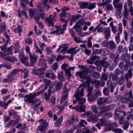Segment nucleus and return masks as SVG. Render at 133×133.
I'll return each instance as SVG.
<instances>
[{
    "instance_id": "nucleus-43",
    "label": "nucleus",
    "mask_w": 133,
    "mask_h": 133,
    "mask_svg": "<svg viewBox=\"0 0 133 133\" xmlns=\"http://www.w3.org/2000/svg\"><path fill=\"white\" fill-rule=\"evenodd\" d=\"M88 81L91 84H95L97 81L96 79H91L90 76L87 77V79Z\"/></svg>"
},
{
    "instance_id": "nucleus-13",
    "label": "nucleus",
    "mask_w": 133,
    "mask_h": 133,
    "mask_svg": "<svg viewBox=\"0 0 133 133\" xmlns=\"http://www.w3.org/2000/svg\"><path fill=\"white\" fill-rule=\"evenodd\" d=\"M88 100L89 102L95 101L98 98V96L96 94H88L87 95Z\"/></svg>"
},
{
    "instance_id": "nucleus-36",
    "label": "nucleus",
    "mask_w": 133,
    "mask_h": 133,
    "mask_svg": "<svg viewBox=\"0 0 133 133\" xmlns=\"http://www.w3.org/2000/svg\"><path fill=\"white\" fill-rule=\"evenodd\" d=\"M38 64L39 65L42 66V68H45V70L46 68V61H39L38 62Z\"/></svg>"
},
{
    "instance_id": "nucleus-17",
    "label": "nucleus",
    "mask_w": 133,
    "mask_h": 133,
    "mask_svg": "<svg viewBox=\"0 0 133 133\" xmlns=\"http://www.w3.org/2000/svg\"><path fill=\"white\" fill-rule=\"evenodd\" d=\"M45 77L50 79H54L56 78L55 74L51 70L48 71L45 74Z\"/></svg>"
},
{
    "instance_id": "nucleus-52",
    "label": "nucleus",
    "mask_w": 133,
    "mask_h": 133,
    "mask_svg": "<svg viewBox=\"0 0 133 133\" xmlns=\"http://www.w3.org/2000/svg\"><path fill=\"white\" fill-rule=\"evenodd\" d=\"M123 15L124 17L128 19V16L129 15V12L128 10H124L123 12Z\"/></svg>"
},
{
    "instance_id": "nucleus-27",
    "label": "nucleus",
    "mask_w": 133,
    "mask_h": 133,
    "mask_svg": "<svg viewBox=\"0 0 133 133\" xmlns=\"http://www.w3.org/2000/svg\"><path fill=\"white\" fill-rule=\"evenodd\" d=\"M109 77L110 79H111L113 81H116L117 79L118 78L117 75H114L112 73H110Z\"/></svg>"
},
{
    "instance_id": "nucleus-12",
    "label": "nucleus",
    "mask_w": 133,
    "mask_h": 133,
    "mask_svg": "<svg viewBox=\"0 0 133 133\" xmlns=\"http://www.w3.org/2000/svg\"><path fill=\"white\" fill-rule=\"evenodd\" d=\"M48 94L47 92L45 91L42 93V95L43 98H44L46 101H47L50 99L51 95V87H49L48 90Z\"/></svg>"
},
{
    "instance_id": "nucleus-51",
    "label": "nucleus",
    "mask_w": 133,
    "mask_h": 133,
    "mask_svg": "<svg viewBox=\"0 0 133 133\" xmlns=\"http://www.w3.org/2000/svg\"><path fill=\"white\" fill-rule=\"evenodd\" d=\"M100 124L102 126H103L107 124V122L105 119L103 118H102L100 119Z\"/></svg>"
},
{
    "instance_id": "nucleus-38",
    "label": "nucleus",
    "mask_w": 133,
    "mask_h": 133,
    "mask_svg": "<svg viewBox=\"0 0 133 133\" xmlns=\"http://www.w3.org/2000/svg\"><path fill=\"white\" fill-rule=\"evenodd\" d=\"M108 73H103L101 76V79L106 81L108 79Z\"/></svg>"
},
{
    "instance_id": "nucleus-15",
    "label": "nucleus",
    "mask_w": 133,
    "mask_h": 133,
    "mask_svg": "<svg viewBox=\"0 0 133 133\" xmlns=\"http://www.w3.org/2000/svg\"><path fill=\"white\" fill-rule=\"evenodd\" d=\"M43 82L45 83V84L44 85V89H42L40 91H42V93H43L44 92V91L46 90L48 86L51 83V81L49 80H48L47 79L44 78L43 79Z\"/></svg>"
},
{
    "instance_id": "nucleus-37",
    "label": "nucleus",
    "mask_w": 133,
    "mask_h": 133,
    "mask_svg": "<svg viewBox=\"0 0 133 133\" xmlns=\"http://www.w3.org/2000/svg\"><path fill=\"white\" fill-rule=\"evenodd\" d=\"M97 104L99 105H100L102 104L105 103L104 102V98H102L100 97L98 99L97 101Z\"/></svg>"
},
{
    "instance_id": "nucleus-35",
    "label": "nucleus",
    "mask_w": 133,
    "mask_h": 133,
    "mask_svg": "<svg viewBox=\"0 0 133 133\" xmlns=\"http://www.w3.org/2000/svg\"><path fill=\"white\" fill-rule=\"evenodd\" d=\"M105 130L108 131H110L111 130L113 131V130L114 129L113 124L112 123L110 125H108L105 128Z\"/></svg>"
},
{
    "instance_id": "nucleus-8",
    "label": "nucleus",
    "mask_w": 133,
    "mask_h": 133,
    "mask_svg": "<svg viewBox=\"0 0 133 133\" xmlns=\"http://www.w3.org/2000/svg\"><path fill=\"white\" fill-rule=\"evenodd\" d=\"M63 96L60 101V103H62L68 97V90L66 88V86H65L63 89Z\"/></svg>"
},
{
    "instance_id": "nucleus-21",
    "label": "nucleus",
    "mask_w": 133,
    "mask_h": 133,
    "mask_svg": "<svg viewBox=\"0 0 133 133\" xmlns=\"http://www.w3.org/2000/svg\"><path fill=\"white\" fill-rule=\"evenodd\" d=\"M81 127H86L83 124L82 119L81 120V122H79L77 125L74 126V129H76L77 130H78L81 129Z\"/></svg>"
},
{
    "instance_id": "nucleus-40",
    "label": "nucleus",
    "mask_w": 133,
    "mask_h": 133,
    "mask_svg": "<svg viewBox=\"0 0 133 133\" xmlns=\"http://www.w3.org/2000/svg\"><path fill=\"white\" fill-rule=\"evenodd\" d=\"M94 47H92V48L93 49V53L94 54H101L102 52V50H103L102 49H94Z\"/></svg>"
},
{
    "instance_id": "nucleus-14",
    "label": "nucleus",
    "mask_w": 133,
    "mask_h": 133,
    "mask_svg": "<svg viewBox=\"0 0 133 133\" xmlns=\"http://www.w3.org/2000/svg\"><path fill=\"white\" fill-rule=\"evenodd\" d=\"M110 28H106L103 30V33L105 35V37L106 39H108L110 36Z\"/></svg>"
},
{
    "instance_id": "nucleus-20",
    "label": "nucleus",
    "mask_w": 133,
    "mask_h": 133,
    "mask_svg": "<svg viewBox=\"0 0 133 133\" xmlns=\"http://www.w3.org/2000/svg\"><path fill=\"white\" fill-rule=\"evenodd\" d=\"M63 116H60L56 121L55 123V125L56 127H59L61 125L63 122Z\"/></svg>"
},
{
    "instance_id": "nucleus-55",
    "label": "nucleus",
    "mask_w": 133,
    "mask_h": 133,
    "mask_svg": "<svg viewBox=\"0 0 133 133\" xmlns=\"http://www.w3.org/2000/svg\"><path fill=\"white\" fill-rule=\"evenodd\" d=\"M75 118L74 117H72L71 118L69 121V124L70 125H72L75 121Z\"/></svg>"
},
{
    "instance_id": "nucleus-30",
    "label": "nucleus",
    "mask_w": 133,
    "mask_h": 133,
    "mask_svg": "<svg viewBox=\"0 0 133 133\" xmlns=\"http://www.w3.org/2000/svg\"><path fill=\"white\" fill-rule=\"evenodd\" d=\"M100 64L105 68H108L109 66L108 62L104 60H102L100 61Z\"/></svg>"
},
{
    "instance_id": "nucleus-1",
    "label": "nucleus",
    "mask_w": 133,
    "mask_h": 133,
    "mask_svg": "<svg viewBox=\"0 0 133 133\" xmlns=\"http://www.w3.org/2000/svg\"><path fill=\"white\" fill-rule=\"evenodd\" d=\"M86 88V85L84 83H82L77 88L78 90L74 95L76 100L78 101V104L81 105L79 108H85L86 107L83 105L84 103L85 102V99L84 98H82L81 97L83 96L84 89Z\"/></svg>"
},
{
    "instance_id": "nucleus-25",
    "label": "nucleus",
    "mask_w": 133,
    "mask_h": 133,
    "mask_svg": "<svg viewBox=\"0 0 133 133\" xmlns=\"http://www.w3.org/2000/svg\"><path fill=\"white\" fill-rule=\"evenodd\" d=\"M25 10H24L21 11L20 9H19L17 11V12L18 13V16L19 17H21V15H23L25 16V17L28 19V17L27 16V13Z\"/></svg>"
},
{
    "instance_id": "nucleus-9",
    "label": "nucleus",
    "mask_w": 133,
    "mask_h": 133,
    "mask_svg": "<svg viewBox=\"0 0 133 133\" xmlns=\"http://www.w3.org/2000/svg\"><path fill=\"white\" fill-rule=\"evenodd\" d=\"M66 29V27L62 26V28H60L58 27L57 28V30L52 32L53 34H55L58 35L59 34H63L64 33V31Z\"/></svg>"
},
{
    "instance_id": "nucleus-53",
    "label": "nucleus",
    "mask_w": 133,
    "mask_h": 133,
    "mask_svg": "<svg viewBox=\"0 0 133 133\" xmlns=\"http://www.w3.org/2000/svg\"><path fill=\"white\" fill-rule=\"evenodd\" d=\"M124 79H125L124 77L123 76H120V78L119 81V84L122 85L123 84Z\"/></svg>"
},
{
    "instance_id": "nucleus-59",
    "label": "nucleus",
    "mask_w": 133,
    "mask_h": 133,
    "mask_svg": "<svg viewBox=\"0 0 133 133\" xmlns=\"http://www.w3.org/2000/svg\"><path fill=\"white\" fill-rule=\"evenodd\" d=\"M115 41L117 44H118L120 41V38L119 35L118 34L117 36L115 37Z\"/></svg>"
},
{
    "instance_id": "nucleus-34",
    "label": "nucleus",
    "mask_w": 133,
    "mask_h": 133,
    "mask_svg": "<svg viewBox=\"0 0 133 133\" xmlns=\"http://www.w3.org/2000/svg\"><path fill=\"white\" fill-rule=\"evenodd\" d=\"M119 60V55L117 54L114 60V62L112 63L113 65H114V66H115L118 64V62Z\"/></svg>"
},
{
    "instance_id": "nucleus-10",
    "label": "nucleus",
    "mask_w": 133,
    "mask_h": 133,
    "mask_svg": "<svg viewBox=\"0 0 133 133\" xmlns=\"http://www.w3.org/2000/svg\"><path fill=\"white\" fill-rule=\"evenodd\" d=\"M45 70V68L39 69H32L33 73L35 75H42L44 72V71Z\"/></svg>"
},
{
    "instance_id": "nucleus-58",
    "label": "nucleus",
    "mask_w": 133,
    "mask_h": 133,
    "mask_svg": "<svg viewBox=\"0 0 133 133\" xmlns=\"http://www.w3.org/2000/svg\"><path fill=\"white\" fill-rule=\"evenodd\" d=\"M56 58V56L54 55H52L50 59L48 60L49 63L50 64H52L53 62Z\"/></svg>"
},
{
    "instance_id": "nucleus-63",
    "label": "nucleus",
    "mask_w": 133,
    "mask_h": 133,
    "mask_svg": "<svg viewBox=\"0 0 133 133\" xmlns=\"http://www.w3.org/2000/svg\"><path fill=\"white\" fill-rule=\"evenodd\" d=\"M122 130L119 128H114L113 130V131L115 133H121L122 132Z\"/></svg>"
},
{
    "instance_id": "nucleus-11",
    "label": "nucleus",
    "mask_w": 133,
    "mask_h": 133,
    "mask_svg": "<svg viewBox=\"0 0 133 133\" xmlns=\"http://www.w3.org/2000/svg\"><path fill=\"white\" fill-rule=\"evenodd\" d=\"M107 47L111 50H114L116 47L115 42L113 41H109L107 43Z\"/></svg>"
},
{
    "instance_id": "nucleus-6",
    "label": "nucleus",
    "mask_w": 133,
    "mask_h": 133,
    "mask_svg": "<svg viewBox=\"0 0 133 133\" xmlns=\"http://www.w3.org/2000/svg\"><path fill=\"white\" fill-rule=\"evenodd\" d=\"M130 57V54L126 53L122 54L120 56V59L124 61L126 64L128 66L130 65V61L129 59Z\"/></svg>"
},
{
    "instance_id": "nucleus-18",
    "label": "nucleus",
    "mask_w": 133,
    "mask_h": 133,
    "mask_svg": "<svg viewBox=\"0 0 133 133\" xmlns=\"http://www.w3.org/2000/svg\"><path fill=\"white\" fill-rule=\"evenodd\" d=\"M132 76V73L131 69H129L128 72L124 74V76L125 79L127 81L129 80V78H131Z\"/></svg>"
},
{
    "instance_id": "nucleus-45",
    "label": "nucleus",
    "mask_w": 133,
    "mask_h": 133,
    "mask_svg": "<svg viewBox=\"0 0 133 133\" xmlns=\"http://www.w3.org/2000/svg\"><path fill=\"white\" fill-rule=\"evenodd\" d=\"M22 31V27L19 25H18V27L17 28L14 29V31L15 32L19 33V35L20 36H21V32Z\"/></svg>"
},
{
    "instance_id": "nucleus-19",
    "label": "nucleus",
    "mask_w": 133,
    "mask_h": 133,
    "mask_svg": "<svg viewBox=\"0 0 133 133\" xmlns=\"http://www.w3.org/2000/svg\"><path fill=\"white\" fill-rule=\"evenodd\" d=\"M29 57L31 62V65H33L34 63L37 62V58L36 56L34 55H32L31 52H30Z\"/></svg>"
},
{
    "instance_id": "nucleus-7",
    "label": "nucleus",
    "mask_w": 133,
    "mask_h": 133,
    "mask_svg": "<svg viewBox=\"0 0 133 133\" xmlns=\"http://www.w3.org/2000/svg\"><path fill=\"white\" fill-rule=\"evenodd\" d=\"M85 24L88 26H90L91 25V23L89 22H84L82 20H81L77 22L75 25L74 26V28L75 29H79L81 27L80 25Z\"/></svg>"
},
{
    "instance_id": "nucleus-42",
    "label": "nucleus",
    "mask_w": 133,
    "mask_h": 133,
    "mask_svg": "<svg viewBox=\"0 0 133 133\" xmlns=\"http://www.w3.org/2000/svg\"><path fill=\"white\" fill-rule=\"evenodd\" d=\"M131 100L129 98H127V97H124L120 99V101L121 102L123 103H125L128 101L130 102Z\"/></svg>"
},
{
    "instance_id": "nucleus-57",
    "label": "nucleus",
    "mask_w": 133,
    "mask_h": 133,
    "mask_svg": "<svg viewBox=\"0 0 133 133\" xmlns=\"http://www.w3.org/2000/svg\"><path fill=\"white\" fill-rule=\"evenodd\" d=\"M123 48L122 45H118V50L119 52L121 53L123 52Z\"/></svg>"
},
{
    "instance_id": "nucleus-47",
    "label": "nucleus",
    "mask_w": 133,
    "mask_h": 133,
    "mask_svg": "<svg viewBox=\"0 0 133 133\" xmlns=\"http://www.w3.org/2000/svg\"><path fill=\"white\" fill-rule=\"evenodd\" d=\"M96 4V3H90L87 6V8L91 10L95 7Z\"/></svg>"
},
{
    "instance_id": "nucleus-31",
    "label": "nucleus",
    "mask_w": 133,
    "mask_h": 133,
    "mask_svg": "<svg viewBox=\"0 0 133 133\" xmlns=\"http://www.w3.org/2000/svg\"><path fill=\"white\" fill-rule=\"evenodd\" d=\"M89 3L88 2H81L79 3V7L82 9H83L85 8H87V6L88 5Z\"/></svg>"
},
{
    "instance_id": "nucleus-49",
    "label": "nucleus",
    "mask_w": 133,
    "mask_h": 133,
    "mask_svg": "<svg viewBox=\"0 0 133 133\" xmlns=\"http://www.w3.org/2000/svg\"><path fill=\"white\" fill-rule=\"evenodd\" d=\"M129 123L128 121H125L123 126V129L126 130L127 129L129 125Z\"/></svg>"
},
{
    "instance_id": "nucleus-54",
    "label": "nucleus",
    "mask_w": 133,
    "mask_h": 133,
    "mask_svg": "<svg viewBox=\"0 0 133 133\" xmlns=\"http://www.w3.org/2000/svg\"><path fill=\"white\" fill-rule=\"evenodd\" d=\"M12 46L10 48H8L7 49V50L6 51L5 55H9V54H12V50L11 49Z\"/></svg>"
},
{
    "instance_id": "nucleus-46",
    "label": "nucleus",
    "mask_w": 133,
    "mask_h": 133,
    "mask_svg": "<svg viewBox=\"0 0 133 133\" xmlns=\"http://www.w3.org/2000/svg\"><path fill=\"white\" fill-rule=\"evenodd\" d=\"M75 50V48H71L66 51V52L68 53H69L72 54V55H74L73 53Z\"/></svg>"
},
{
    "instance_id": "nucleus-4",
    "label": "nucleus",
    "mask_w": 133,
    "mask_h": 133,
    "mask_svg": "<svg viewBox=\"0 0 133 133\" xmlns=\"http://www.w3.org/2000/svg\"><path fill=\"white\" fill-rule=\"evenodd\" d=\"M39 122L40 123L39 125L38 126L37 130L40 131V133H46V131L48 129V126L49 125L48 123H47L46 119L43 118L39 120Z\"/></svg>"
},
{
    "instance_id": "nucleus-24",
    "label": "nucleus",
    "mask_w": 133,
    "mask_h": 133,
    "mask_svg": "<svg viewBox=\"0 0 133 133\" xmlns=\"http://www.w3.org/2000/svg\"><path fill=\"white\" fill-rule=\"evenodd\" d=\"M114 7L116 8L117 11H121L122 8V5L120 3L113 4Z\"/></svg>"
},
{
    "instance_id": "nucleus-61",
    "label": "nucleus",
    "mask_w": 133,
    "mask_h": 133,
    "mask_svg": "<svg viewBox=\"0 0 133 133\" xmlns=\"http://www.w3.org/2000/svg\"><path fill=\"white\" fill-rule=\"evenodd\" d=\"M19 118H17L15 120V121H14V122L12 124V126L13 127L15 126L17 124H18L19 123Z\"/></svg>"
},
{
    "instance_id": "nucleus-32",
    "label": "nucleus",
    "mask_w": 133,
    "mask_h": 133,
    "mask_svg": "<svg viewBox=\"0 0 133 133\" xmlns=\"http://www.w3.org/2000/svg\"><path fill=\"white\" fill-rule=\"evenodd\" d=\"M57 77L58 79L61 81H64V76H63V71H62L59 72Z\"/></svg>"
},
{
    "instance_id": "nucleus-29",
    "label": "nucleus",
    "mask_w": 133,
    "mask_h": 133,
    "mask_svg": "<svg viewBox=\"0 0 133 133\" xmlns=\"http://www.w3.org/2000/svg\"><path fill=\"white\" fill-rule=\"evenodd\" d=\"M62 82L61 81H58L56 84L55 89L57 91H58L61 88L62 85Z\"/></svg>"
},
{
    "instance_id": "nucleus-2",
    "label": "nucleus",
    "mask_w": 133,
    "mask_h": 133,
    "mask_svg": "<svg viewBox=\"0 0 133 133\" xmlns=\"http://www.w3.org/2000/svg\"><path fill=\"white\" fill-rule=\"evenodd\" d=\"M107 85L108 88L105 87L103 90V93L105 96L109 95L110 90V92L113 93L114 92L115 88L116 87V84L115 83H112L110 80L107 81Z\"/></svg>"
},
{
    "instance_id": "nucleus-56",
    "label": "nucleus",
    "mask_w": 133,
    "mask_h": 133,
    "mask_svg": "<svg viewBox=\"0 0 133 133\" xmlns=\"http://www.w3.org/2000/svg\"><path fill=\"white\" fill-rule=\"evenodd\" d=\"M116 17L118 19H120L121 17L122 14L121 11H117L115 12Z\"/></svg>"
},
{
    "instance_id": "nucleus-60",
    "label": "nucleus",
    "mask_w": 133,
    "mask_h": 133,
    "mask_svg": "<svg viewBox=\"0 0 133 133\" xmlns=\"http://www.w3.org/2000/svg\"><path fill=\"white\" fill-rule=\"evenodd\" d=\"M106 9L108 11L111 10L113 9L112 5L109 4H107L106 6Z\"/></svg>"
},
{
    "instance_id": "nucleus-22",
    "label": "nucleus",
    "mask_w": 133,
    "mask_h": 133,
    "mask_svg": "<svg viewBox=\"0 0 133 133\" xmlns=\"http://www.w3.org/2000/svg\"><path fill=\"white\" fill-rule=\"evenodd\" d=\"M114 109H98L101 110L100 111L101 116L104 117H106L107 112L110 110H112Z\"/></svg>"
},
{
    "instance_id": "nucleus-41",
    "label": "nucleus",
    "mask_w": 133,
    "mask_h": 133,
    "mask_svg": "<svg viewBox=\"0 0 133 133\" xmlns=\"http://www.w3.org/2000/svg\"><path fill=\"white\" fill-rule=\"evenodd\" d=\"M69 13H67L65 11V9H62V12L61 13V17H65L66 16L69 15Z\"/></svg>"
},
{
    "instance_id": "nucleus-33",
    "label": "nucleus",
    "mask_w": 133,
    "mask_h": 133,
    "mask_svg": "<svg viewBox=\"0 0 133 133\" xmlns=\"http://www.w3.org/2000/svg\"><path fill=\"white\" fill-rule=\"evenodd\" d=\"M83 83H84V84L86 85V87L87 86L88 87V94H91V93L92 91L93 87H90V84L89 83L85 82H83Z\"/></svg>"
},
{
    "instance_id": "nucleus-3",
    "label": "nucleus",
    "mask_w": 133,
    "mask_h": 133,
    "mask_svg": "<svg viewBox=\"0 0 133 133\" xmlns=\"http://www.w3.org/2000/svg\"><path fill=\"white\" fill-rule=\"evenodd\" d=\"M41 91H40L38 92L33 95L32 93H31L29 95H25L24 98H26L27 99H24V101L28 104L29 103L35 104V101H36V100H34V99L36 97L39 96L42 94Z\"/></svg>"
},
{
    "instance_id": "nucleus-64",
    "label": "nucleus",
    "mask_w": 133,
    "mask_h": 133,
    "mask_svg": "<svg viewBox=\"0 0 133 133\" xmlns=\"http://www.w3.org/2000/svg\"><path fill=\"white\" fill-rule=\"evenodd\" d=\"M123 31V26L122 23H119V24L118 31L119 33L121 34Z\"/></svg>"
},
{
    "instance_id": "nucleus-26",
    "label": "nucleus",
    "mask_w": 133,
    "mask_h": 133,
    "mask_svg": "<svg viewBox=\"0 0 133 133\" xmlns=\"http://www.w3.org/2000/svg\"><path fill=\"white\" fill-rule=\"evenodd\" d=\"M71 70V68L65 70V75L66 76V78L70 81L69 79L71 77L72 74L71 73L70 71Z\"/></svg>"
},
{
    "instance_id": "nucleus-62",
    "label": "nucleus",
    "mask_w": 133,
    "mask_h": 133,
    "mask_svg": "<svg viewBox=\"0 0 133 133\" xmlns=\"http://www.w3.org/2000/svg\"><path fill=\"white\" fill-rule=\"evenodd\" d=\"M9 116L10 117H11V116H14L16 114L15 111L12 110H9Z\"/></svg>"
},
{
    "instance_id": "nucleus-23",
    "label": "nucleus",
    "mask_w": 133,
    "mask_h": 133,
    "mask_svg": "<svg viewBox=\"0 0 133 133\" xmlns=\"http://www.w3.org/2000/svg\"><path fill=\"white\" fill-rule=\"evenodd\" d=\"M19 71V70L18 69H15L13 70L11 73L8 75L9 78L14 76L16 74H17Z\"/></svg>"
},
{
    "instance_id": "nucleus-39",
    "label": "nucleus",
    "mask_w": 133,
    "mask_h": 133,
    "mask_svg": "<svg viewBox=\"0 0 133 133\" xmlns=\"http://www.w3.org/2000/svg\"><path fill=\"white\" fill-rule=\"evenodd\" d=\"M6 24L5 23H3L0 24V31L2 32L5 30Z\"/></svg>"
},
{
    "instance_id": "nucleus-44",
    "label": "nucleus",
    "mask_w": 133,
    "mask_h": 133,
    "mask_svg": "<svg viewBox=\"0 0 133 133\" xmlns=\"http://www.w3.org/2000/svg\"><path fill=\"white\" fill-rule=\"evenodd\" d=\"M129 48V50L130 51L133 50V37H131L130 45Z\"/></svg>"
},
{
    "instance_id": "nucleus-28",
    "label": "nucleus",
    "mask_w": 133,
    "mask_h": 133,
    "mask_svg": "<svg viewBox=\"0 0 133 133\" xmlns=\"http://www.w3.org/2000/svg\"><path fill=\"white\" fill-rule=\"evenodd\" d=\"M91 75L96 79L98 78L100 76V74L97 72L93 71L90 73Z\"/></svg>"
},
{
    "instance_id": "nucleus-50",
    "label": "nucleus",
    "mask_w": 133,
    "mask_h": 133,
    "mask_svg": "<svg viewBox=\"0 0 133 133\" xmlns=\"http://www.w3.org/2000/svg\"><path fill=\"white\" fill-rule=\"evenodd\" d=\"M112 101V99L111 98L109 97L104 98V102L107 104L111 103Z\"/></svg>"
},
{
    "instance_id": "nucleus-5",
    "label": "nucleus",
    "mask_w": 133,
    "mask_h": 133,
    "mask_svg": "<svg viewBox=\"0 0 133 133\" xmlns=\"http://www.w3.org/2000/svg\"><path fill=\"white\" fill-rule=\"evenodd\" d=\"M89 69L86 68L84 69L82 71H79L76 73V75L77 76H79L81 78H85L87 79V77Z\"/></svg>"
},
{
    "instance_id": "nucleus-48",
    "label": "nucleus",
    "mask_w": 133,
    "mask_h": 133,
    "mask_svg": "<svg viewBox=\"0 0 133 133\" xmlns=\"http://www.w3.org/2000/svg\"><path fill=\"white\" fill-rule=\"evenodd\" d=\"M88 121H90L91 122H94L97 121L96 118L93 116H91L89 117L88 119Z\"/></svg>"
},
{
    "instance_id": "nucleus-16",
    "label": "nucleus",
    "mask_w": 133,
    "mask_h": 133,
    "mask_svg": "<svg viewBox=\"0 0 133 133\" xmlns=\"http://www.w3.org/2000/svg\"><path fill=\"white\" fill-rule=\"evenodd\" d=\"M54 17H53L52 18H46L45 19L46 23L48 24V26H50L51 25L54 26Z\"/></svg>"
}]
</instances>
